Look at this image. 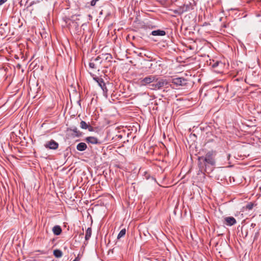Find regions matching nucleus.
I'll return each mask as SVG.
<instances>
[{
	"mask_svg": "<svg viewBox=\"0 0 261 261\" xmlns=\"http://www.w3.org/2000/svg\"><path fill=\"white\" fill-rule=\"evenodd\" d=\"M256 226L255 223H251L250 226L247 228L244 231L243 230V227L242 228L241 233L244 238H246L248 235H252L254 232V227Z\"/></svg>",
	"mask_w": 261,
	"mask_h": 261,
	"instance_id": "nucleus-5",
	"label": "nucleus"
},
{
	"mask_svg": "<svg viewBox=\"0 0 261 261\" xmlns=\"http://www.w3.org/2000/svg\"><path fill=\"white\" fill-rule=\"evenodd\" d=\"M152 66V64H150V66H149V68H150Z\"/></svg>",
	"mask_w": 261,
	"mask_h": 261,
	"instance_id": "nucleus-29",
	"label": "nucleus"
},
{
	"mask_svg": "<svg viewBox=\"0 0 261 261\" xmlns=\"http://www.w3.org/2000/svg\"><path fill=\"white\" fill-rule=\"evenodd\" d=\"M44 147L49 149L56 150L58 148L59 144L55 140H51L44 144Z\"/></svg>",
	"mask_w": 261,
	"mask_h": 261,
	"instance_id": "nucleus-7",
	"label": "nucleus"
},
{
	"mask_svg": "<svg viewBox=\"0 0 261 261\" xmlns=\"http://www.w3.org/2000/svg\"><path fill=\"white\" fill-rule=\"evenodd\" d=\"M101 59H105V60H108V61H111V60L112 59V56L110 54H102L101 55Z\"/></svg>",
	"mask_w": 261,
	"mask_h": 261,
	"instance_id": "nucleus-15",
	"label": "nucleus"
},
{
	"mask_svg": "<svg viewBox=\"0 0 261 261\" xmlns=\"http://www.w3.org/2000/svg\"><path fill=\"white\" fill-rule=\"evenodd\" d=\"M169 84L167 80L159 79L156 77V81L150 85V89L153 90L161 89L163 87H168Z\"/></svg>",
	"mask_w": 261,
	"mask_h": 261,
	"instance_id": "nucleus-2",
	"label": "nucleus"
},
{
	"mask_svg": "<svg viewBox=\"0 0 261 261\" xmlns=\"http://www.w3.org/2000/svg\"><path fill=\"white\" fill-rule=\"evenodd\" d=\"M83 234H84V233H83V232H82V233H81V234H80V235L83 236Z\"/></svg>",
	"mask_w": 261,
	"mask_h": 261,
	"instance_id": "nucleus-28",
	"label": "nucleus"
},
{
	"mask_svg": "<svg viewBox=\"0 0 261 261\" xmlns=\"http://www.w3.org/2000/svg\"><path fill=\"white\" fill-rule=\"evenodd\" d=\"M8 0H0V6L6 3Z\"/></svg>",
	"mask_w": 261,
	"mask_h": 261,
	"instance_id": "nucleus-25",
	"label": "nucleus"
},
{
	"mask_svg": "<svg viewBox=\"0 0 261 261\" xmlns=\"http://www.w3.org/2000/svg\"><path fill=\"white\" fill-rule=\"evenodd\" d=\"M89 67L92 69H96L97 68V64L95 63L94 61L91 60L89 63Z\"/></svg>",
	"mask_w": 261,
	"mask_h": 261,
	"instance_id": "nucleus-20",
	"label": "nucleus"
},
{
	"mask_svg": "<svg viewBox=\"0 0 261 261\" xmlns=\"http://www.w3.org/2000/svg\"><path fill=\"white\" fill-rule=\"evenodd\" d=\"M116 136L118 137V138L121 139L122 136L121 135H116Z\"/></svg>",
	"mask_w": 261,
	"mask_h": 261,
	"instance_id": "nucleus-26",
	"label": "nucleus"
},
{
	"mask_svg": "<svg viewBox=\"0 0 261 261\" xmlns=\"http://www.w3.org/2000/svg\"><path fill=\"white\" fill-rule=\"evenodd\" d=\"M87 148V146L85 143L81 142L79 143L76 146V149L79 151H85Z\"/></svg>",
	"mask_w": 261,
	"mask_h": 261,
	"instance_id": "nucleus-13",
	"label": "nucleus"
},
{
	"mask_svg": "<svg viewBox=\"0 0 261 261\" xmlns=\"http://www.w3.org/2000/svg\"><path fill=\"white\" fill-rule=\"evenodd\" d=\"M98 1L99 0H92L90 3L91 6H94L96 5V2Z\"/></svg>",
	"mask_w": 261,
	"mask_h": 261,
	"instance_id": "nucleus-23",
	"label": "nucleus"
},
{
	"mask_svg": "<svg viewBox=\"0 0 261 261\" xmlns=\"http://www.w3.org/2000/svg\"><path fill=\"white\" fill-rule=\"evenodd\" d=\"M236 223V220L233 217H226L224 218V223L226 225L232 226Z\"/></svg>",
	"mask_w": 261,
	"mask_h": 261,
	"instance_id": "nucleus-8",
	"label": "nucleus"
},
{
	"mask_svg": "<svg viewBox=\"0 0 261 261\" xmlns=\"http://www.w3.org/2000/svg\"><path fill=\"white\" fill-rule=\"evenodd\" d=\"M253 206L254 204L252 202H250L246 205V208L248 210H251L253 208Z\"/></svg>",
	"mask_w": 261,
	"mask_h": 261,
	"instance_id": "nucleus-21",
	"label": "nucleus"
},
{
	"mask_svg": "<svg viewBox=\"0 0 261 261\" xmlns=\"http://www.w3.org/2000/svg\"><path fill=\"white\" fill-rule=\"evenodd\" d=\"M126 233V229L125 228H123L121 230V231L119 232V233L118 234L117 236V239H119L123 237Z\"/></svg>",
	"mask_w": 261,
	"mask_h": 261,
	"instance_id": "nucleus-18",
	"label": "nucleus"
},
{
	"mask_svg": "<svg viewBox=\"0 0 261 261\" xmlns=\"http://www.w3.org/2000/svg\"><path fill=\"white\" fill-rule=\"evenodd\" d=\"M92 234V229L91 227H88L86 231V234H85V240L88 241L89 239L90 238Z\"/></svg>",
	"mask_w": 261,
	"mask_h": 261,
	"instance_id": "nucleus-14",
	"label": "nucleus"
},
{
	"mask_svg": "<svg viewBox=\"0 0 261 261\" xmlns=\"http://www.w3.org/2000/svg\"><path fill=\"white\" fill-rule=\"evenodd\" d=\"M93 80L97 83L99 86L102 90L104 96L107 97L108 89L107 88L106 84L103 81V80L102 78L99 77H93Z\"/></svg>",
	"mask_w": 261,
	"mask_h": 261,
	"instance_id": "nucleus-4",
	"label": "nucleus"
},
{
	"mask_svg": "<svg viewBox=\"0 0 261 261\" xmlns=\"http://www.w3.org/2000/svg\"><path fill=\"white\" fill-rule=\"evenodd\" d=\"M220 63V62L217 61V62H215L213 64H212V66L213 68H215V67H217Z\"/></svg>",
	"mask_w": 261,
	"mask_h": 261,
	"instance_id": "nucleus-22",
	"label": "nucleus"
},
{
	"mask_svg": "<svg viewBox=\"0 0 261 261\" xmlns=\"http://www.w3.org/2000/svg\"><path fill=\"white\" fill-rule=\"evenodd\" d=\"M92 61H94L95 63L97 64V66L98 65H100L102 62L101 56H98L97 57L94 59H92Z\"/></svg>",
	"mask_w": 261,
	"mask_h": 261,
	"instance_id": "nucleus-17",
	"label": "nucleus"
},
{
	"mask_svg": "<svg viewBox=\"0 0 261 261\" xmlns=\"http://www.w3.org/2000/svg\"><path fill=\"white\" fill-rule=\"evenodd\" d=\"M80 127L82 129H88L90 132H92L93 130V127L84 121H81L80 123Z\"/></svg>",
	"mask_w": 261,
	"mask_h": 261,
	"instance_id": "nucleus-10",
	"label": "nucleus"
},
{
	"mask_svg": "<svg viewBox=\"0 0 261 261\" xmlns=\"http://www.w3.org/2000/svg\"><path fill=\"white\" fill-rule=\"evenodd\" d=\"M151 35L153 36H163L166 35V32L165 31L157 30H154L151 32Z\"/></svg>",
	"mask_w": 261,
	"mask_h": 261,
	"instance_id": "nucleus-11",
	"label": "nucleus"
},
{
	"mask_svg": "<svg viewBox=\"0 0 261 261\" xmlns=\"http://www.w3.org/2000/svg\"><path fill=\"white\" fill-rule=\"evenodd\" d=\"M258 235H259V231L257 230L255 232V235H254V239H253V241H255V240H256L257 239Z\"/></svg>",
	"mask_w": 261,
	"mask_h": 261,
	"instance_id": "nucleus-24",
	"label": "nucleus"
},
{
	"mask_svg": "<svg viewBox=\"0 0 261 261\" xmlns=\"http://www.w3.org/2000/svg\"><path fill=\"white\" fill-rule=\"evenodd\" d=\"M215 151H210L206 153L205 156L199 157L198 159L199 171L202 173L211 172L213 171V168L210 166L212 167L215 165Z\"/></svg>",
	"mask_w": 261,
	"mask_h": 261,
	"instance_id": "nucleus-1",
	"label": "nucleus"
},
{
	"mask_svg": "<svg viewBox=\"0 0 261 261\" xmlns=\"http://www.w3.org/2000/svg\"><path fill=\"white\" fill-rule=\"evenodd\" d=\"M54 255L57 258L61 257L62 255V252L59 249H56L54 251Z\"/></svg>",
	"mask_w": 261,
	"mask_h": 261,
	"instance_id": "nucleus-16",
	"label": "nucleus"
},
{
	"mask_svg": "<svg viewBox=\"0 0 261 261\" xmlns=\"http://www.w3.org/2000/svg\"><path fill=\"white\" fill-rule=\"evenodd\" d=\"M85 141L88 143H91L92 144H100V142L98 140V139L94 137H88L85 138Z\"/></svg>",
	"mask_w": 261,
	"mask_h": 261,
	"instance_id": "nucleus-9",
	"label": "nucleus"
},
{
	"mask_svg": "<svg viewBox=\"0 0 261 261\" xmlns=\"http://www.w3.org/2000/svg\"><path fill=\"white\" fill-rule=\"evenodd\" d=\"M230 154H229L228 155V158H230Z\"/></svg>",
	"mask_w": 261,
	"mask_h": 261,
	"instance_id": "nucleus-27",
	"label": "nucleus"
},
{
	"mask_svg": "<svg viewBox=\"0 0 261 261\" xmlns=\"http://www.w3.org/2000/svg\"><path fill=\"white\" fill-rule=\"evenodd\" d=\"M156 81V76L149 75L144 78H141L139 80V83L140 86H145L153 84Z\"/></svg>",
	"mask_w": 261,
	"mask_h": 261,
	"instance_id": "nucleus-3",
	"label": "nucleus"
},
{
	"mask_svg": "<svg viewBox=\"0 0 261 261\" xmlns=\"http://www.w3.org/2000/svg\"><path fill=\"white\" fill-rule=\"evenodd\" d=\"M54 234L56 236L60 235L62 232V228L59 225L55 226L52 229Z\"/></svg>",
	"mask_w": 261,
	"mask_h": 261,
	"instance_id": "nucleus-12",
	"label": "nucleus"
},
{
	"mask_svg": "<svg viewBox=\"0 0 261 261\" xmlns=\"http://www.w3.org/2000/svg\"><path fill=\"white\" fill-rule=\"evenodd\" d=\"M70 129L76 134V136H80L81 134L80 132L78 130L77 128L75 126L72 127Z\"/></svg>",
	"mask_w": 261,
	"mask_h": 261,
	"instance_id": "nucleus-19",
	"label": "nucleus"
},
{
	"mask_svg": "<svg viewBox=\"0 0 261 261\" xmlns=\"http://www.w3.org/2000/svg\"><path fill=\"white\" fill-rule=\"evenodd\" d=\"M172 83L177 86H185L187 84V80L183 77H177L172 80Z\"/></svg>",
	"mask_w": 261,
	"mask_h": 261,
	"instance_id": "nucleus-6",
	"label": "nucleus"
}]
</instances>
